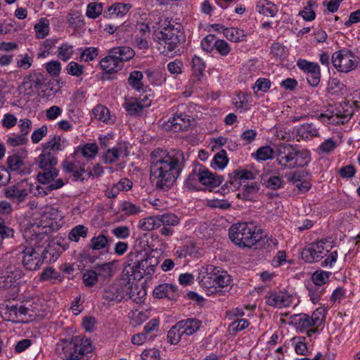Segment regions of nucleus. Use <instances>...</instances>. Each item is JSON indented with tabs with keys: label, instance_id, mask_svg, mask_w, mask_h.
<instances>
[{
	"label": "nucleus",
	"instance_id": "obj_37",
	"mask_svg": "<svg viewBox=\"0 0 360 360\" xmlns=\"http://www.w3.org/2000/svg\"><path fill=\"white\" fill-rule=\"evenodd\" d=\"M124 285H127L129 286V290H127V294L126 295V299L129 298L137 304H140L143 302L146 295L144 290L139 289L138 285H131L128 282L127 283H124Z\"/></svg>",
	"mask_w": 360,
	"mask_h": 360
},
{
	"label": "nucleus",
	"instance_id": "obj_46",
	"mask_svg": "<svg viewBox=\"0 0 360 360\" xmlns=\"http://www.w3.org/2000/svg\"><path fill=\"white\" fill-rule=\"evenodd\" d=\"M68 22L69 26L73 29L82 27L84 25V17L82 13L77 11H71L68 15Z\"/></svg>",
	"mask_w": 360,
	"mask_h": 360
},
{
	"label": "nucleus",
	"instance_id": "obj_63",
	"mask_svg": "<svg viewBox=\"0 0 360 360\" xmlns=\"http://www.w3.org/2000/svg\"><path fill=\"white\" fill-rule=\"evenodd\" d=\"M274 150L270 146L260 147L256 152V158L260 160H266L273 158Z\"/></svg>",
	"mask_w": 360,
	"mask_h": 360
},
{
	"label": "nucleus",
	"instance_id": "obj_4",
	"mask_svg": "<svg viewBox=\"0 0 360 360\" xmlns=\"http://www.w3.org/2000/svg\"><path fill=\"white\" fill-rule=\"evenodd\" d=\"M160 30L155 32V39L168 51L172 52L184 41V32L180 26L176 27L170 21L165 20Z\"/></svg>",
	"mask_w": 360,
	"mask_h": 360
},
{
	"label": "nucleus",
	"instance_id": "obj_21",
	"mask_svg": "<svg viewBox=\"0 0 360 360\" xmlns=\"http://www.w3.org/2000/svg\"><path fill=\"white\" fill-rule=\"evenodd\" d=\"M61 165L63 169L66 173L72 174L75 181H84L85 179L83 177V174L86 172V164L84 162H81L77 160L71 161L68 159H65L63 161Z\"/></svg>",
	"mask_w": 360,
	"mask_h": 360
},
{
	"label": "nucleus",
	"instance_id": "obj_45",
	"mask_svg": "<svg viewBox=\"0 0 360 360\" xmlns=\"http://www.w3.org/2000/svg\"><path fill=\"white\" fill-rule=\"evenodd\" d=\"M30 236L29 238L30 240V246L33 245V247L39 246L41 247L42 249L44 248V240L46 242V238H48V235L45 232H40L33 230L32 231H30Z\"/></svg>",
	"mask_w": 360,
	"mask_h": 360
},
{
	"label": "nucleus",
	"instance_id": "obj_56",
	"mask_svg": "<svg viewBox=\"0 0 360 360\" xmlns=\"http://www.w3.org/2000/svg\"><path fill=\"white\" fill-rule=\"evenodd\" d=\"M330 274V272L322 270L316 271L311 276V280L315 285L321 286L328 281Z\"/></svg>",
	"mask_w": 360,
	"mask_h": 360
},
{
	"label": "nucleus",
	"instance_id": "obj_47",
	"mask_svg": "<svg viewBox=\"0 0 360 360\" xmlns=\"http://www.w3.org/2000/svg\"><path fill=\"white\" fill-rule=\"evenodd\" d=\"M231 178L233 180L248 181L253 180L256 177V174L252 171L243 169H235L230 174Z\"/></svg>",
	"mask_w": 360,
	"mask_h": 360
},
{
	"label": "nucleus",
	"instance_id": "obj_23",
	"mask_svg": "<svg viewBox=\"0 0 360 360\" xmlns=\"http://www.w3.org/2000/svg\"><path fill=\"white\" fill-rule=\"evenodd\" d=\"M153 294L158 299L167 297L169 300H176L179 297L178 287L169 283L159 285L154 289Z\"/></svg>",
	"mask_w": 360,
	"mask_h": 360
},
{
	"label": "nucleus",
	"instance_id": "obj_52",
	"mask_svg": "<svg viewBox=\"0 0 360 360\" xmlns=\"http://www.w3.org/2000/svg\"><path fill=\"white\" fill-rule=\"evenodd\" d=\"M326 309L325 307H320L317 308L310 316V321L314 328L320 326L325 319Z\"/></svg>",
	"mask_w": 360,
	"mask_h": 360
},
{
	"label": "nucleus",
	"instance_id": "obj_38",
	"mask_svg": "<svg viewBox=\"0 0 360 360\" xmlns=\"http://www.w3.org/2000/svg\"><path fill=\"white\" fill-rule=\"evenodd\" d=\"M260 184L258 182H251L244 185L243 191L238 194V197L245 200H252L254 196L258 193Z\"/></svg>",
	"mask_w": 360,
	"mask_h": 360
},
{
	"label": "nucleus",
	"instance_id": "obj_64",
	"mask_svg": "<svg viewBox=\"0 0 360 360\" xmlns=\"http://www.w3.org/2000/svg\"><path fill=\"white\" fill-rule=\"evenodd\" d=\"M98 54V50L95 47L85 48L80 54V59L84 62L94 60Z\"/></svg>",
	"mask_w": 360,
	"mask_h": 360
},
{
	"label": "nucleus",
	"instance_id": "obj_3",
	"mask_svg": "<svg viewBox=\"0 0 360 360\" xmlns=\"http://www.w3.org/2000/svg\"><path fill=\"white\" fill-rule=\"evenodd\" d=\"M229 238L240 247L251 248L262 238V230L252 223L233 224L229 229Z\"/></svg>",
	"mask_w": 360,
	"mask_h": 360
},
{
	"label": "nucleus",
	"instance_id": "obj_40",
	"mask_svg": "<svg viewBox=\"0 0 360 360\" xmlns=\"http://www.w3.org/2000/svg\"><path fill=\"white\" fill-rule=\"evenodd\" d=\"M297 136L302 139H309L318 136V129L312 124H304L297 129Z\"/></svg>",
	"mask_w": 360,
	"mask_h": 360
},
{
	"label": "nucleus",
	"instance_id": "obj_30",
	"mask_svg": "<svg viewBox=\"0 0 360 360\" xmlns=\"http://www.w3.org/2000/svg\"><path fill=\"white\" fill-rule=\"evenodd\" d=\"M202 322L197 319H187L178 322V327L180 326L181 332L186 335H192L197 332Z\"/></svg>",
	"mask_w": 360,
	"mask_h": 360
},
{
	"label": "nucleus",
	"instance_id": "obj_57",
	"mask_svg": "<svg viewBox=\"0 0 360 360\" xmlns=\"http://www.w3.org/2000/svg\"><path fill=\"white\" fill-rule=\"evenodd\" d=\"M121 151V148L114 147L111 149H108L103 156L104 162L106 164H111L115 162L118 160Z\"/></svg>",
	"mask_w": 360,
	"mask_h": 360
},
{
	"label": "nucleus",
	"instance_id": "obj_59",
	"mask_svg": "<svg viewBox=\"0 0 360 360\" xmlns=\"http://www.w3.org/2000/svg\"><path fill=\"white\" fill-rule=\"evenodd\" d=\"M83 283L86 287H92L95 285L98 281V277L95 272L94 269L86 270L82 275Z\"/></svg>",
	"mask_w": 360,
	"mask_h": 360
},
{
	"label": "nucleus",
	"instance_id": "obj_11",
	"mask_svg": "<svg viewBox=\"0 0 360 360\" xmlns=\"http://www.w3.org/2000/svg\"><path fill=\"white\" fill-rule=\"evenodd\" d=\"M46 81L45 75L33 70L23 77L20 89L25 94L31 96L37 93L45 84Z\"/></svg>",
	"mask_w": 360,
	"mask_h": 360
},
{
	"label": "nucleus",
	"instance_id": "obj_48",
	"mask_svg": "<svg viewBox=\"0 0 360 360\" xmlns=\"http://www.w3.org/2000/svg\"><path fill=\"white\" fill-rule=\"evenodd\" d=\"M36 37L37 39L45 38L49 32V21L46 18H41L34 26Z\"/></svg>",
	"mask_w": 360,
	"mask_h": 360
},
{
	"label": "nucleus",
	"instance_id": "obj_60",
	"mask_svg": "<svg viewBox=\"0 0 360 360\" xmlns=\"http://www.w3.org/2000/svg\"><path fill=\"white\" fill-rule=\"evenodd\" d=\"M84 66L75 61L70 62L66 66V71L68 75L79 77L84 74Z\"/></svg>",
	"mask_w": 360,
	"mask_h": 360
},
{
	"label": "nucleus",
	"instance_id": "obj_26",
	"mask_svg": "<svg viewBox=\"0 0 360 360\" xmlns=\"http://www.w3.org/2000/svg\"><path fill=\"white\" fill-rule=\"evenodd\" d=\"M143 253L139 251L131 252L128 254L125 262L124 271L127 275L129 279L134 278L135 274L136 273L138 265Z\"/></svg>",
	"mask_w": 360,
	"mask_h": 360
},
{
	"label": "nucleus",
	"instance_id": "obj_16",
	"mask_svg": "<svg viewBox=\"0 0 360 360\" xmlns=\"http://www.w3.org/2000/svg\"><path fill=\"white\" fill-rule=\"evenodd\" d=\"M129 286L121 282H116L107 287L103 293V299L108 304H114L126 299Z\"/></svg>",
	"mask_w": 360,
	"mask_h": 360
},
{
	"label": "nucleus",
	"instance_id": "obj_53",
	"mask_svg": "<svg viewBox=\"0 0 360 360\" xmlns=\"http://www.w3.org/2000/svg\"><path fill=\"white\" fill-rule=\"evenodd\" d=\"M73 54V46L67 43L62 44L58 48L57 56L63 61H68Z\"/></svg>",
	"mask_w": 360,
	"mask_h": 360
},
{
	"label": "nucleus",
	"instance_id": "obj_44",
	"mask_svg": "<svg viewBox=\"0 0 360 360\" xmlns=\"http://www.w3.org/2000/svg\"><path fill=\"white\" fill-rule=\"evenodd\" d=\"M65 185V181L63 179H58L55 181H51V184L46 185L45 187L38 186H37V195H46L53 190L62 188Z\"/></svg>",
	"mask_w": 360,
	"mask_h": 360
},
{
	"label": "nucleus",
	"instance_id": "obj_31",
	"mask_svg": "<svg viewBox=\"0 0 360 360\" xmlns=\"http://www.w3.org/2000/svg\"><path fill=\"white\" fill-rule=\"evenodd\" d=\"M72 347V338L70 341L61 340L56 344L55 352L62 360H71Z\"/></svg>",
	"mask_w": 360,
	"mask_h": 360
},
{
	"label": "nucleus",
	"instance_id": "obj_35",
	"mask_svg": "<svg viewBox=\"0 0 360 360\" xmlns=\"http://www.w3.org/2000/svg\"><path fill=\"white\" fill-rule=\"evenodd\" d=\"M21 238L19 233H15V230L6 225L5 220L0 217V239H13L14 241H18Z\"/></svg>",
	"mask_w": 360,
	"mask_h": 360
},
{
	"label": "nucleus",
	"instance_id": "obj_51",
	"mask_svg": "<svg viewBox=\"0 0 360 360\" xmlns=\"http://www.w3.org/2000/svg\"><path fill=\"white\" fill-rule=\"evenodd\" d=\"M88 234V229L84 225L75 226L69 233L68 238L70 240L78 242L80 238H86Z\"/></svg>",
	"mask_w": 360,
	"mask_h": 360
},
{
	"label": "nucleus",
	"instance_id": "obj_22",
	"mask_svg": "<svg viewBox=\"0 0 360 360\" xmlns=\"http://www.w3.org/2000/svg\"><path fill=\"white\" fill-rule=\"evenodd\" d=\"M190 115L184 113H176L169 118L166 123V126L172 131L175 132L187 130L191 126Z\"/></svg>",
	"mask_w": 360,
	"mask_h": 360
},
{
	"label": "nucleus",
	"instance_id": "obj_7",
	"mask_svg": "<svg viewBox=\"0 0 360 360\" xmlns=\"http://www.w3.org/2000/svg\"><path fill=\"white\" fill-rule=\"evenodd\" d=\"M334 68L340 72L348 73L360 65V58L348 49L335 51L331 57Z\"/></svg>",
	"mask_w": 360,
	"mask_h": 360
},
{
	"label": "nucleus",
	"instance_id": "obj_17",
	"mask_svg": "<svg viewBox=\"0 0 360 360\" xmlns=\"http://www.w3.org/2000/svg\"><path fill=\"white\" fill-rule=\"evenodd\" d=\"M293 296L285 292H269L265 297L266 303L269 306L277 308L290 307L293 302Z\"/></svg>",
	"mask_w": 360,
	"mask_h": 360
},
{
	"label": "nucleus",
	"instance_id": "obj_27",
	"mask_svg": "<svg viewBox=\"0 0 360 360\" xmlns=\"http://www.w3.org/2000/svg\"><path fill=\"white\" fill-rule=\"evenodd\" d=\"M109 51V54L101 60L99 64L103 70L107 73L117 72L122 70L123 65L117 58V56Z\"/></svg>",
	"mask_w": 360,
	"mask_h": 360
},
{
	"label": "nucleus",
	"instance_id": "obj_42",
	"mask_svg": "<svg viewBox=\"0 0 360 360\" xmlns=\"http://www.w3.org/2000/svg\"><path fill=\"white\" fill-rule=\"evenodd\" d=\"M61 139L59 136H54L52 139L42 145L41 153L46 154H55L61 150Z\"/></svg>",
	"mask_w": 360,
	"mask_h": 360
},
{
	"label": "nucleus",
	"instance_id": "obj_8",
	"mask_svg": "<svg viewBox=\"0 0 360 360\" xmlns=\"http://www.w3.org/2000/svg\"><path fill=\"white\" fill-rule=\"evenodd\" d=\"M22 253L23 255L22 262L23 266L30 271H35L40 268L44 261L47 258L46 248L42 249L39 245L37 247L23 246L22 247Z\"/></svg>",
	"mask_w": 360,
	"mask_h": 360
},
{
	"label": "nucleus",
	"instance_id": "obj_13",
	"mask_svg": "<svg viewBox=\"0 0 360 360\" xmlns=\"http://www.w3.org/2000/svg\"><path fill=\"white\" fill-rule=\"evenodd\" d=\"M71 360H86L91 356L94 346L90 339L82 336L72 338Z\"/></svg>",
	"mask_w": 360,
	"mask_h": 360
},
{
	"label": "nucleus",
	"instance_id": "obj_49",
	"mask_svg": "<svg viewBox=\"0 0 360 360\" xmlns=\"http://www.w3.org/2000/svg\"><path fill=\"white\" fill-rule=\"evenodd\" d=\"M143 73L141 71L135 70L130 73L128 78L129 84L134 89L141 91L143 89Z\"/></svg>",
	"mask_w": 360,
	"mask_h": 360
},
{
	"label": "nucleus",
	"instance_id": "obj_20",
	"mask_svg": "<svg viewBox=\"0 0 360 360\" xmlns=\"http://www.w3.org/2000/svg\"><path fill=\"white\" fill-rule=\"evenodd\" d=\"M160 230L161 235L164 236H171L174 233L173 227L178 225L180 221L179 217L174 213H165L160 214Z\"/></svg>",
	"mask_w": 360,
	"mask_h": 360
},
{
	"label": "nucleus",
	"instance_id": "obj_41",
	"mask_svg": "<svg viewBox=\"0 0 360 360\" xmlns=\"http://www.w3.org/2000/svg\"><path fill=\"white\" fill-rule=\"evenodd\" d=\"M206 65L205 61L199 56H194L191 60V68L193 74L198 80H200L202 77L204 76V71Z\"/></svg>",
	"mask_w": 360,
	"mask_h": 360
},
{
	"label": "nucleus",
	"instance_id": "obj_50",
	"mask_svg": "<svg viewBox=\"0 0 360 360\" xmlns=\"http://www.w3.org/2000/svg\"><path fill=\"white\" fill-rule=\"evenodd\" d=\"M344 88V84L340 82L338 78L330 77L329 79L327 85L328 93L338 96L342 94V91Z\"/></svg>",
	"mask_w": 360,
	"mask_h": 360
},
{
	"label": "nucleus",
	"instance_id": "obj_18",
	"mask_svg": "<svg viewBox=\"0 0 360 360\" xmlns=\"http://www.w3.org/2000/svg\"><path fill=\"white\" fill-rule=\"evenodd\" d=\"M151 101L145 96L143 98H130L126 99L123 107L127 113L131 116H140L144 108L150 106Z\"/></svg>",
	"mask_w": 360,
	"mask_h": 360
},
{
	"label": "nucleus",
	"instance_id": "obj_54",
	"mask_svg": "<svg viewBox=\"0 0 360 360\" xmlns=\"http://www.w3.org/2000/svg\"><path fill=\"white\" fill-rule=\"evenodd\" d=\"M103 12V4L91 2L88 4L86 15L88 18L96 19Z\"/></svg>",
	"mask_w": 360,
	"mask_h": 360
},
{
	"label": "nucleus",
	"instance_id": "obj_25",
	"mask_svg": "<svg viewBox=\"0 0 360 360\" xmlns=\"http://www.w3.org/2000/svg\"><path fill=\"white\" fill-rule=\"evenodd\" d=\"M354 110L348 103H345L340 108L336 110L335 114H332L328 117L330 122H336L344 124L347 122L354 115Z\"/></svg>",
	"mask_w": 360,
	"mask_h": 360
},
{
	"label": "nucleus",
	"instance_id": "obj_55",
	"mask_svg": "<svg viewBox=\"0 0 360 360\" xmlns=\"http://www.w3.org/2000/svg\"><path fill=\"white\" fill-rule=\"evenodd\" d=\"M180 326L178 327V323L173 326L167 333V340L172 345H176L184 335Z\"/></svg>",
	"mask_w": 360,
	"mask_h": 360
},
{
	"label": "nucleus",
	"instance_id": "obj_24",
	"mask_svg": "<svg viewBox=\"0 0 360 360\" xmlns=\"http://www.w3.org/2000/svg\"><path fill=\"white\" fill-rule=\"evenodd\" d=\"M4 193L6 198L21 202L25 200L28 195V191L27 188H22L20 183H18L6 187L4 189Z\"/></svg>",
	"mask_w": 360,
	"mask_h": 360
},
{
	"label": "nucleus",
	"instance_id": "obj_43",
	"mask_svg": "<svg viewBox=\"0 0 360 360\" xmlns=\"http://www.w3.org/2000/svg\"><path fill=\"white\" fill-rule=\"evenodd\" d=\"M316 8H318V4L316 1L309 0L307 6L300 12L299 15H301L304 20L311 21L316 18L315 9Z\"/></svg>",
	"mask_w": 360,
	"mask_h": 360
},
{
	"label": "nucleus",
	"instance_id": "obj_33",
	"mask_svg": "<svg viewBox=\"0 0 360 360\" xmlns=\"http://www.w3.org/2000/svg\"><path fill=\"white\" fill-rule=\"evenodd\" d=\"M224 36L229 41L235 43L245 41L246 40L247 34L240 28L226 27L224 29Z\"/></svg>",
	"mask_w": 360,
	"mask_h": 360
},
{
	"label": "nucleus",
	"instance_id": "obj_29",
	"mask_svg": "<svg viewBox=\"0 0 360 360\" xmlns=\"http://www.w3.org/2000/svg\"><path fill=\"white\" fill-rule=\"evenodd\" d=\"M131 6L129 4L114 3L103 12L105 18H116L124 16L130 10Z\"/></svg>",
	"mask_w": 360,
	"mask_h": 360
},
{
	"label": "nucleus",
	"instance_id": "obj_58",
	"mask_svg": "<svg viewBox=\"0 0 360 360\" xmlns=\"http://www.w3.org/2000/svg\"><path fill=\"white\" fill-rule=\"evenodd\" d=\"M34 57L32 56L24 53L18 56L16 64L18 68L27 70L32 67Z\"/></svg>",
	"mask_w": 360,
	"mask_h": 360
},
{
	"label": "nucleus",
	"instance_id": "obj_5",
	"mask_svg": "<svg viewBox=\"0 0 360 360\" xmlns=\"http://www.w3.org/2000/svg\"><path fill=\"white\" fill-rule=\"evenodd\" d=\"M36 163L40 169L37 174V179L40 183L47 184L58 175L56 168L58 160L55 154L41 153L37 158Z\"/></svg>",
	"mask_w": 360,
	"mask_h": 360
},
{
	"label": "nucleus",
	"instance_id": "obj_39",
	"mask_svg": "<svg viewBox=\"0 0 360 360\" xmlns=\"http://www.w3.org/2000/svg\"><path fill=\"white\" fill-rule=\"evenodd\" d=\"M113 262H107L97 264L94 269L98 278L107 279L111 278L114 274Z\"/></svg>",
	"mask_w": 360,
	"mask_h": 360
},
{
	"label": "nucleus",
	"instance_id": "obj_1",
	"mask_svg": "<svg viewBox=\"0 0 360 360\" xmlns=\"http://www.w3.org/2000/svg\"><path fill=\"white\" fill-rule=\"evenodd\" d=\"M184 167V155L179 150L158 148L150 155V179L157 189L169 190Z\"/></svg>",
	"mask_w": 360,
	"mask_h": 360
},
{
	"label": "nucleus",
	"instance_id": "obj_19",
	"mask_svg": "<svg viewBox=\"0 0 360 360\" xmlns=\"http://www.w3.org/2000/svg\"><path fill=\"white\" fill-rule=\"evenodd\" d=\"M290 323L300 331L307 330L308 336H311L318 331L310 321V316L306 314H298L290 317Z\"/></svg>",
	"mask_w": 360,
	"mask_h": 360
},
{
	"label": "nucleus",
	"instance_id": "obj_61",
	"mask_svg": "<svg viewBox=\"0 0 360 360\" xmlns=\"http://www.w3.org/2000/svg\"><path fill=\"white\" fill-rule=\"evenodd\" d=\"M95 117L101 121L107 122L110 119L109 110L101 105H96L93 110Z\"/></svg>",
	"mask_w": 360,
	"mask_h": 360
},
{
	"label": "nucleus",
	"instance_id": "obj_10",
	"mask_svg": "<svg viewBox=\"0 0 360 360\" xmlns=\"http://www.w3.org/2000/svg\"><path fill=\"white\" fill-rule=\"evenodd\" d=\"M332 246L327 245V241L321 240L317 243H311L303 249L302 258L308 263H314L323 259L331 250Z\"/></svg>",
	"mask_w": 360,
	"mask_h": 360
},
{
	"label": "nucleus",
	"instance_id": "obj_15",
	"mask_svg": "<svg viewBox=\"0 0 360 360\" xmlns=\"http://www.w3.org/2000/svg\"><path fill=\"white\" fill-rule=\"evenodd\" d=\"M297 67L307 75L308 84L313 87L317 86L321 82V68L318 63L309 62L304 59H299Z\"/></svg>",
	"mask_w": 360,
	"mask_h": 360
},
{
	"label": "nucleus",
	"instance_id": "obj_12",
	"mask_svg": "<svg viewBox=\"0 0 360 360\" xmlns=\"http://www.w3.org/2000/svg\"><path fill=\"white\" fill-rule=\"evenodd\" d=\"M28 156L27 150L25 148H21L13 150V153L6 159L8 168L11 172H15L20 174L30 173V169L26 167L25 161Z\"/></svg>",
	"mask_w": 360,
	"mask_h": 360
},
{
	"label": "nucleus",
	"instance_id": "obj_6",
	"mask_svg": "<svg viewBox=\"0 0 360 360\" xmlns=\"http://www.w3.org/2000/svg\"><path fill=\"white\" fill-rule=\"evenodd\" d=\"M203 274H205L202 276L201 283L205 288H214L216 290L221 291L231 285L230 275L226 271H221L218 267L208 266Z\"/></svg>",
	"mask_w": 360,
	"mask_h": 360
},
{
	"label": "nucleus",
	"instance_id": "obj_28",
	"mask_svg": "<svg viewBox=\"0 0 360 360\" xmlns=\"http://www.w3.org/2000/svg\"><path fill=\"white\" fill-rule=\"evenodd\" d=\"M112 242V238L108 236L107 231H103L91 239L89 247L94 250H105L108 252Z\"/></svg>",
	"mask_w": 360,
	"mask_h": 360
},
{
	"label": "nucleus",
	"instance_id": "obj_2",
	"mask_svg": "<svg viewBox=\"0 0 360 360\" xmlns=\"http://www.w3.org/2000/svg\"><path fill=\"white\" fill-rule=\"evenodd\" d=\"M275 157L278 164L283 169L303 167L310 162L307 150H297L291 144L281 143L277 146Z\"/></svg>",
	"mask_w": 360,
	"mask_h": 360
},
{
	"label": "nucleus",
	"instance_id": "obj_9",
	"mask_svg": "<svg viewBox=\"0 0 360 360\" xmlns=\"http://www.w3.org/2000/svg\"><path fill=\"white\" fill-rule=\"evenodd\" d=\"M197 181L202 185L217 187L221 184L222 177L214 176L211 172L200 165L199 167L195 168L189 174L186 185L188 188H193L194 186L193 181Z\"/></svg>",
	"mask_w": 360,
	"mask_h": 360
},
{
	"label": "nucleus",
	"instance_id": "obj_14",
	"mask_svg": "<svg viewBox=\"0 0 360 360\" xmlns=\"http://www.w3.org/2000/svg\"><path fill=\"white\" fill-rule=\"evenodd\" d=\"M159 264L158 257L148 253H143L140 259L134 280H141L144 276L151 277Z\"/></svg>",
	"mask_w": 360,
	"mask_h": 360
},
{
	"label": "nucleus",
	"instance_id": "obj_32",
	"mask_svg": "<svg viewBox=\"0 0 360 360\" xmlns=\"http://www.w3.org/2000/svg\"><path fill=\"white\" fill-rule=\"evenodd\" d=\"M98 153V146L94 143H88L82 146H77L72 157H77L81 154L84 158L87 159H94Z\"/></svg>",
	"mask_w": 360,
	"mask_h": 360
},
{
	"label": "nucleus",
	"instance_id": "obj_36",
	"mask_svg": "<svg viewBox=\"0 0 360 360\" xmlns=\"http://www.w3.org/2000/svg\"><path fill=\"white\" fill-rule=\"evenodd\" d=\"M256 10L265 16L274 17L277 12V6L271 1L262 0L256 5Z\"/></svg>",
	"mask_w": 360,
	"mask_h": 360
},
{
	"label": "nucleus",
	"instance_id": "obj_34",
	"mask_svg": "<svg viewBox=\"0 0 360 360\" xmlns=\"http://www.w3.org/2000/svg\"><path fill=\"white\" fill-rule=\"evenodd\" d=\"M113 56H117V59L123 65L124 62L131 60L135 55L134 51L129 46H118L110 49Z\"/></svg>",
	"mask_w": 360,
	"mask_h": 360
},
{
	"label": "nucleus",
	"instance_id": "obj_62",
	"mask_svg": "<svg viewBox=\"0 0 360 360\" xmlns=\"http://www.w3.org/2000/svg\"><path fill=\"white\" fill-rule=\"evenodd\" d=\"M122 211L127 215H134L140 213L142 210L139 206L129 201H124L121 205Z\"/></svg>",
	"mask_w": 360,
	"mask_h": 360
}]
</instances>
